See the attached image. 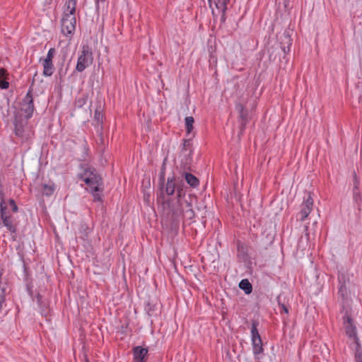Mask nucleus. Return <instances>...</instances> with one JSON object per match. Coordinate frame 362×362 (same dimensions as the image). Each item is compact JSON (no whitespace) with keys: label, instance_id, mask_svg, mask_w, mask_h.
Masks as SVG:
<instances>
[{"label":"nucleus","instance_id":"3","mask_svg":"<svg viewBox=\"0 0 362 362\" xmlns=\"http://www.w3.org/2000/svg\"><path fill=\"white\" fill-rule=\"evenodd\" d=\"M93 62V54L92 48L88 45H83L81 53L77 59L76 70L78 72L83 71Z\"/></svg>","mask_w":362,"mask_h":362},{"label":"nucleus","instance_id":"24","mask_svg":"<svg viewBox=\"0 0 362 362\" xmlns=\"http://www.w3.org/2000/svg\"><path fill=\"white\" fill-rule=\"evenodd\" d=\"M192 142L191 139H184L183 140V146H182V151H189V153L192 152V150L190 148Z\"/></svg>","mask_w":362,"mask_h":362},{"label":"nucleus","instance_id":"4","mask_svg":"<svg viewBox=\"0 0 362 362\" xmlns=\"http://www.w3.org/2000/svg\"><path fill=\"white\" fill-rule=\"evenodd\" d=\"M76 25V16H62L61 20V33L69 41L74 37Z\"/></svg>","mask_w":362,"mask_h":362},{"label":"nucleus","instance_id":"2","mask_svg":"<svg viewBox=\"0 0 362 362\" xmlns=\"http://www.w3.org/2000/svg\"><path fill=\"white\" fill-rule=\"evenodd\" d=\"M83 172L78 175V177L84 181L89 187L93 185H101L102 178L97 173L96 170L88 165H81Z\"/></svg>","mask_w":362,"mask_h":362},{"label":"nucleus","instance_id":"5","mask_svg":"<svg viewBox=\"0 0 362 362\" xmlns=\"http://www.w3.org/2000/svg\"><path fill=\"white\" fill-rule=\"evenodd\" d=\"M7 206L4 201V193L0 191V217L3 221L4 226L11 232H16V227L13 225L11 216L6 213Z\"/></svg>","mask_w":362,"mask_h":362},{"label":"nucleus","instance_id":"10","mask_svg":"<svg viewBox=\"0 0 362 362\" xmlns=\"http://www.w3.org/2000/svg\"><path fill=\"white\" fill-rule=\"evenodd\" d=\"M134 360L136 362H146L148 349L140 346L133 348Z\"/></svg>","mask_w":362,"mask_h":362},{"label":"nucleus","instance_id":"34","mask_svg":"<svg viewBox=\"0 0 362 362\" xmlns=\"http://www.w3.org/2000/svg\"><path fill=\"white\" fill-rule=\"evenodd\" d=\"M344 287H345L343 284H341L339 288V292H342Z\"/></svg>","mask_w":362,"mask_h":362},{"label":"nucleus","instance_id":"13","mask_svg":"<svg viewBox=\"0 0 362 362\" xmlns=\"http://www.w3.org/2000/svg\"><path fill=\"white\" fill-rule=\"evenodd\" d=\"M103 115L100 110V108H96L94 112L93 125L97 129V131H101L103 129Z\"/></svg>","mask_w":362,"mask_h":362},{"label":"nucleus","instance_id":"25","mask_svg":"<svg viewBox=\"0 0 362 362\" xmlns=\"http://www.w3.org/2000/svg\"><path fill=\"white\" fill-rule=\"evenodd\" d=\"M40 310H41V314L43 315H46L48 313V309H47V303L45 302H42L41 306H39Z\"/></svg>","mask_w":362,"mask_h":362},{"label":"nucleus","instance_id":"31","mask_svg":"<svg viewBox=\"0 0 362 362\" xmlns=\"http://www.w3.org/2000/svg\"><path fill=\"white\" fill-rule=\"evenodd\" d=\"M240 109H241L240 117H241V118H242L243 119H245V115L243 114V105H240Z\"/></svg>","mask_w":362,"mask_h":362},{"label":"nucleus","instance_id":"11","mask_svg":"<svg viewBox=\"0 0 362 362\" xmlns=\"http://www.w3.org/2000/svg\"><path fill=\"white\" fill-rule=\"evenodd\" d=\"M248 252L247 247L240 242L237 244V258L240 262H245L248 259Z\"/></svg>","mask_w":362,"mask_h":362},{"label":"nucleus","instance_id":"8","mask_svg":"<svg viewBox=\"0 0 362 362\" xmlns=\"http://www.w3.org/2000/svg\"><path fill=\"white\" fill-rule=\"evenodd\" d=\"M164 191L168 196L173 195L176 191L177 197H180L182 196V189L176 185L175 177L173 175L168 177Z\"/></svg>","mask_w":362,"mask_h":362},{"label":"nucleus","instance_id":"30","mask_svg":"<svg viewBox=\"0 0 362 362\" xmlns=\"http://www.w3.org/2000/svg\"><path fill=\"white\" fill-rule=\"evenodd\" d=\"M2 274H3L2 269H0V288H5L4 285H3L2 283H1Z\"/></svg>","mask_w":362,"mask_h":362},{"label":"nucleus","instance_id":"17","mask_svg":"<svg viewBox=\"0 0 362 362\" xmlns=\"http://www.w3.org/2000/svg\"><path fill=\"white\" fill-rule=\"evenodd\" d=\"M184 177L187 184L189 185L192 187L194 188L199 186V181L198 178L192 173H185Z\"/></svg>","mask_w":362,"mask_h":362},{"label":"nucleus","instance_id":"22","mask_svg":"<svg viewBox=\"0 0 362 362\" xmlns=\"http://www.w3.org/2000/svg\"><path fill=\"white\" fill-rule=\"evenodd\" d=\"M187 206H188V209L185 211V216L188 219H192L194 216V212L192 208V204L190 203H187Z\"/></svg>","mask_w":362,"mask_h":362},{"label":"nucleus","instance_id":"23","mask_svg":"<svg viewBox=\"0 0 362 362\" xmlns=\"http://www.w3.org/2000/svg\"><path fill=\"white\" fill-rule=\"evenodd\" d=\"M54 54H55V49L50 48L47 54L45 59H44L43 61L52 62Z\"/></svg>","mask_w":362,"mask_h":362},{"label":"nucleus","instance_id":"20","mask_svg":"<svg viewBox=\"0 0 362 362\" xmlns=\"http://www.w3.org/2000/svg\"><path fill=\"white\" fill-rule=\"evenodd\" d=\"M100 185H93L90 187L91 194L94 197L95 201L101 202L102 201V194L100 192Z\"/></svg>","mask_w":362,"mask_h":362},{"label":"nucleus","instance_id":"12","mask_svg":"<svg viewBox=\"0 0 362 362\" xmlns=\"http://www.w3.org/2000/svg\"><path fill=\"white\" fill-rule=\"evenodd\" d=\"M230 0H215L214 5L218 12L221 13V20L222 22L226 21V12L227 10V5Z\"/></svg>","mask_w":362,"mask_h":362},{"label":"nucleus","instance_id":"14","mask_svg":"<svg viewBox=\"0 0 362 362\" xmlns=\"http://www.w3.org/2000/svg\"><path fill=\"white\" fill-rule=\"evenodd\" d=\"M77 0H68L66 2V8L64 11L63 16H76V8Z\"/></svg>","mask_w":362,"mask_h":362},{"label":"nucleus","instance_id":"29","mask_svg":"<svg viewBox=\"0 0 362 362\" xmlns=\"http://www.w3.org/2000/svg\"><path fill=\"white\" fill-rule=\"evenodd\" d=\"M280 307H281V310H282L285 313H286V314H287V313H288V308H287L285 305L281 304V305H280Z\"/></svg>","mask_w":362,"mask_h":362},{"label":"nucleus","instance_id":"35","mask_svg":"<svg viewBox=\"0 0 362 362\" xmlns=\"http://www.w3.org/2000/svg\"><path fill=\"white\" fill-rule=\"evenodd\" d=\"M356 362H362V360H360V359H358H358L356 360Z\"/></svg>","mask_w":362,"mask_h":362},{"label":"nucleus","instance_id":"33","mask_svg":"<svg viewBox=\"0 0 362 362\" xmlns=\"http://www.w3.org/2000/svg\"><path fill=\"white\" fill-rule=\"evenodd\" d=\"M208 1L209 3V6L211 8V10H212V14H213V16H215L216 15L215 11H214V8H212V2H211L212 0H208Z\"/></svg>","mask_w":362,"mask_h":362},{"label":"nucleus","instance_id":"7","mask_svg":"<svg viewBox=\"0 0 362 362\" xmlns=\"http://www.w3.org/2000/svg\"><path fill=\"white\" fill-rule=\"evenodd\" d=\"M313 199L309 194L308 197L304 198L303 203L300 205V211L299 212V219L301 221L305 220L313 210Z\"/></svg>","mask_w":362,"mask_h":362},{"label":"nucleus","instance_id":"1","mask_svg":"<svg viewBox=\"0 0 362 362\" xmlns=\"http://www.w3.org/2000/svg\"><path fill=\"white\" fill-rule=\"evenodd\" d=\"M259 322L257 320L252 321L251 327V341L252 346V352L255 359L259 360L262 358V354L264 352L262 346V341L259 334L257 327Z\"/></svg>","mask_w":362,"mask_h":362},{"label":"nucleus","instance_id":"9","mask_svg":"<svg viewBox=\"0 0 362 362\" xmlns=\"http://www.w3.org/2000/svg\"><path fill=\"white\" fill-rule=\"evenodd\" d=\"M344 327L347 336L349 338L356 340V328L353 324V321L350 315L346 314L344 317Z\"/></svg>","mask_w":362,"mask_h":362},{"label":"nucleus","instance_id":"28","mask_svg":"<svg viewBox=\"0 0 362 362\" xmlns=\"http://www.w3.org/2000/svg\"><path fill=\"white\" fill-rule=\"evenodd\" d=\"M35 298H36V300H37V304L39 305V306H41V305H42V303L43 302V300L42 299L41 295L37 293L36 295Z\"/></svg>","mask_w":362,"mask_h":362},{"label":"nucleus","instance_id":"32","mask_svg":"<svg viewBox=\"0 0 362 362\" xmlns=\"http://www.w3.org/2000/svg\"><path fill=\"white\" fill-rule=\"evenodd\" d=\"M106 0H95L96 8H98L100 2L103 3Z\"/></svg>","mask_w":362,"mask_h":362},{"label":"nucleus","instance_id":"27","mask_svg":"<svg viewBox=\"0 0 362 362\" xmlns=\"http://www.w3.org/2000/svg\"><path fill=\"white\" fill-rule=\"evenodd\" d=\"M288 45L287 47L284 46L282 47V49L285 53L290 51V46L291 45V40L289 37H288Z\"/></svg>","mask_w":362,"mask_h":362},{"label":"nucleus","instance_id":"18","mask_svg":"<svg viewBox=\"0 0 362 362\" xmlns=\"http://www.w3.org/2000/svg\"><path fill=\"white\" fill-rule=\"evenodd\" d=\"M240 289L245 291L246 294H250L252 291V286L247 279H242L239 284Z\"/></svg>","mask_w":362,"mask_h":362},{"label":"nucleus","instance_id":"26","mask_svg":"<svg viewBox=\"0 0 362 362\" xmlns=\"http://www.w3.org/2000/svg\"><path fill=\"white\" fill-rule=\"evenodd\" d=\"M8 203L12 209L13 212H14V213L17 212L18 210V206L16 205L15 201L13 199H11L9 200Z\"/></svg>","mask_w":362,"mask_h":362},{"label":"nucleus","instance_id":"6","mask_svg":"<svg viewBox=\"0 0 362 362\" xmlns=\"http://www.w3.org/2000/svg\"><path fill=\"white\" fill-rule=\"evenodd\" d=\"M35 110L33 98V88L30 87L28 93L23 99L21 112L24 114L25 119H28L32 117Z\"/></svg>","mask_w":362,"mask_h":362},{"label":"nucleus","instance_id":"16","mask_svg":"<svg viewBox=\"0 0 362 362\" xmlns=\"http://www.w3.org/2000/svg\"><path fill=\"white\" fill-rule=\"evenodd\" d=\"M43 72L45 76H51L54 71V66L52 62H47L42 60Z\"/></svg>","mask_w":362,"mask_h":362},{"label":"nucleus","instance_id":"15","mask_svg":"<svg viewBox=\"0 0 362 362\" xmlns=\"http://www.w3.org/2000/svg\"><path fill=\"white\" fill-rule=\"evenodd\" d=\"M8 72L6 69H0V89H7L9 87V83L7 81Z\"/></svg>","mask_w":362,"mask_h":362},{"label":"nucleus","instance_id":"19","mask_svg":"<svg viewBox=\"0 0 362 362\" xmlns=\"http://www.w3.org/2000/svg\"><path fill=\"white\" fill-rule=\"evenodd\" d=\"M185 122L187 135H189L192 133L194 128V118L191 116L186 117L185 119Z\"/></svg>","mask_w":362,"mask_h":362},{"label":"nucleus","instance_id":"36","mask_svg":"<svg viewBox=\"0 0 362 362\" xmlns=\"http://www.w3.org/2000/svg\"><path fill=\"white\" fill-rule=\"evenodd\" d=\"M16 135L19 136L20 134L18 133V131L17 130L16 132Z\"/></svg>","mask_w":362,"mask_h":362},{"label":"nucleus","instance_id":"21","mask_svg":"<svg viewBox=\"0 0 362 362\" xmlns=\"http://www.w3.org/2000/svg\"><path fill=\"white\" fill-rule=\"evenodd\" d=\"M42 192L46 196H50L54 193V185H47L45 184L42 186Z\"/></svg>","mask_w":362,"mask_h":362},{"label":"nucleus","instance_id":"37","mask_svg":"<svg viewBox=\"0 0 362 362\" xmlns=\"http://www.w3.org/2000/svg\"><path fill=\"white\" fill-rule=\"evenodd\" d=\"M88 362V361H87Z\"/></svg>","mask_w":362,"mask_h":362}]
</instances>
